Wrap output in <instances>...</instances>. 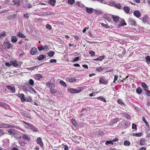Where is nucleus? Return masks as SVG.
<instances>
[{"label": "nucleus", "mask_w": 150, "mask_h": 150, "mask_svg": "<svg viewBox=\"0 0 150 150\" xmlns=\"http://www.w3.org/2000/svg\"><path fill=\"white\" fill-rule=\"evenodd\" d=\"M22 122L26 125L25 126V127L26 128L30 129L34 132H36L38 131V129L33 125L24 121H23Z\"/></svg>", "instance_id": "f257e3e1"}, {"label": "nucleus", "mask_w": 150, "mask_h": 150, "mask_svg": "<svg viewBox=\"0 0 150 150\" xmlns=\"http://www.w3.org/2000/svg\"><path fill=\"white\" fill-rule=\"evenodd\" d=\"M110 4L111 6H113L119 9H122L123 6L120 3L117 4L114 1H111L110 2Z\"/></svg>", "instance_id": "f03ea898"}, {"label": "nucleus", "mask_w": 150, "mask_h": 150, "mask_svg": "<svg viewBox=\"0 0 150 150\" xmlns=\"http://www.w3.org/2000/svg\"><path fill=\"white\" fill-rule=\"evenodd\" d=\"M2 46L4 49H9L13 47L12 44L8 42H4Z\"/></svg>", "instance_id": "7ed1b4c3"}, {"label": "nucleus", "mask_w": 150, "mask_h": 150, "mask_svg": "<svg viewBox=\"0 0 150 150\" xmlns=\"http://www.w3.org/2000/svg\"><path fill=\"white\" fill-rule=\"evenodd\" d=\"M14 127V126L13 125L7 124L4 123L0 124V128H6L7 127L13 128Z\"/></svg>", "instance_id": "20e7f679"}, {"label": "nucleus", "mask_w": 150, "mask_h": 150, "mask_svg": "<svg viewBox=\"0 0 150 150\" xmlns=\"http://www.w3.org/2000/svg\"><path fill=\"white\" fill-rule=\"evenodd\" d=\"M7 131L9 134L12 135L16 134H17V132H18L16 130L13 129H10Z\"/></svg>", "instance_id": "39448f33"}, {"label": "nucleus", "mask_w": 150, "mask_h": 150, "mask_svg": "<svg viewBox=\"0 0 150 150\" xmlns=\"http://www.w3.org/2000/svg\"><path fill=\"white\" fill-rule=\"evenodd\" d=\"M129 24L131 25L135 26L136 25V23L132 18H129L128 20Z\"/></svg>", "instance_id": "423d86ee"}, {"label": "nucleus", "mask_w": 150, "mask_h": 150, "mask_svg": "<svg viewBox=\"0 0 150 150\" xmlns=\"http://www.w3.org/2000/svg\"><path fill=\"white\" fill-rule=\"evenodd\" d=\"M66 80L70 82H74L76 80L75 78L74 77H69L66 78Z\"/></svg>", "instance_id": "0eeeda50"}, {"label": "nucleus", "mask_w": 150, "mask_h": 150, "mask_svg": "<svg viewBox=\"0 0 150 150\" xmlns=\"http://www.w3.org/2000/svg\"><path fill=\"white\" fill-rule=\"evenodd\" d=\"M68 91L71 93H78L79 91L77 89L74 88H69L67 89Z\"/></svg>", "instance_id": "6e6552de"}, {"label": "nucleus", "mask_w": 150, "mask_h": 150, "mask_svg": "<svg viewBox=\"0 0 150 150\" xmlns=\"http://www.w3.org/2000/svg\"><path fill=\"white\" fill-rule=\"evenodd\" d=\"M18 96L21 99V101L22 102L26 101L25 98V96L23 94H18Z\"/></svg>", "instance_id": "1a4fd4ad"}, {"label": "nucleus", "mask_w": 150, "mask_h": 150, "mask_svg": "<svg viewBox=\"0 0 150 150\" xmlns=\"http://www.w3.org/2000/svg\"><path fill=\"white\" fill-rule=\"evenodd\" d=\"M99 82L101 84H106L108 83V81L106 80L105 78H101L99 80Z\"/></svg>", "instance_id": "9d476101"}, {"label": "nucleus", "mask_w": 150, "mask_h": 150, "mask_svg": "<svg viewBox=\"0 0 150 150\" xmlns=\"http://www.w3.org/2000/svg\"><path fill=\"white\" fill-rule=\"evenodd\" d=\"M6 87L11 92L13 93L15 92L16 90L13 87L10 86H7Z\"/></svg>", "instance_id": "9b49d317"}, {"label": "nucleus", "mask_w": 150, "mask_h": 150, "mask_svg": "<svg viewBox=\"0 0 150 150\" xmlns=\"http://www.w3.org/2000/svg\"><path fill=\"white\" fill-rule=\"evenodd\" d=\"M112 17L113 19V21L115 22L119 21L120 19V18L118 16L113 15H112Z\"/></svg>", "instance_id": "f8f14e48"}, {"label": "nucleus", "mask_w": 150, "mask_h": 150, "mask_svg": "<svg viewBox=\"0 0 150 150\" xmlns=\"http://www.w3.org/2000/svg\"><path fill=\"white\" fill-rule=\"evenodd\" d=\"M37 143L39 144L40 145L42 146L43 145V143L42 141L41 138L40 137H38L36 141Z\"/></svg>", "instance_id": "ddd939ff"}, {"label": "nucleus", "mask_w": 150, "mask_h": 150, "mask_svg": "<svg viewBox=\"0 0 150 150\" xmlns=\"http://www.w3.org/2000/svg\"><path fill=\"white\" fill-rule=\"evenodd\" d=\"M37 51V49L36 48L33 47L31 49L30 53L31 55H34L36 54Z\"/></svg>", "instance_id": "4468645a"}, {"label": "nucleus", "mask_w": 150, "mask_h": 150, "mask_svg": "<svg viewBox=\"0 0 150 150\" xmlns=\"http://www.w3.org/2000/svg\"><path fill=\"white\" fill-rule=\"evenodd\" d=\"M93 9L92 8L86 7V11L88 13H93Z\"/></svg>", "instance_id": "2eb2a0df"}, {"label": "nucleus", "mask_w": 150, "mask_h": 150, "mask_svg": "<svg viewBox=\"0 0 150 150\" xmlns=\"http://www.w3.org/2000/svg\"><path fill=\"white\" fill-rule=\"evenodd\" d=\"M120 19L121 20V21H120V23L118 25L119 27H120L121 26L127 25V24L125 23L124 20H122L121 19Z\"/></svg>", "instance_id": "dca6fc26"}, {"label": "nucleus", "mask_w": 150, "mask_h": 150, "mask_svg": "<svg viewBox=\"0 0 150 150\" xmlns=\"http://www.w3.org/2000/svg\"><path fill=\"white\" fill-rule=\"evenodd\" d=\"M149 18V17H148L146 15H144V16L143 18L142 19V21L144 23H146L148 21Z\"/></svg>", "instance_id": "f3484780"}, {"label": "nucleus", "mask_w": 150, "mask_h": 150, "mask_svg": "<svg viewBox=\"0 0 150 150\" xmlns=\"http://www.w3.org/2000/svg\"><path fill=\"white\" fill-rule=\"evenodd\" d=\"M134 15L137 18H139L141 16L139 11L138 10L135 11L134 13Z\"/></svg>", "instance_id": "a211bd4d"}, {"label": "nucleus", "mask_w": 150, "mask_h": 150, "mask_svg": "<svg viewBox=\"0 0 150 150\" xmlns=\"http://www.w3.org/2000/svg\"><path fill=\"white\" fill-rule=\"evenodd\" d=\"M141 85L145 91H146L149 88L148 86L144 82H143L142 83Z\"/></svg>", "instance_id": "6ab92c4d"}, {"label": "nucleus", "mask_w": 150, "mask_h": 150, "mask_svg": "<svg viewBox=\"0 0 150 150\" xmlns=\"http://www.w3.org/2000/svg\"><path fill=\"white\" fill-rule=\"evenodd\" d=\"M22 137L24 140H26L27 141H28L30 139L28 135L25 134H22Z\"/></svg>", "instance_id": "aec40b11"}, {"label": "nucleus", "mask_w": 150, "mask_h": 150, "mask_svg": "<svg viewBox=\"0 0 150 150\" xmlns=\"http://www.w3.org/2000/svg\"><path fill=\"white\" fill-rule=\"evenodd\" d=\"M17 36L23 38H26V36L23 34L22 33L19 32L17 33Z\"/></svg>", "instance_id": "412c9836"}, {"label": "nucleus", "mask_w": 150, "mask_h": 150, "mask_svg": "<svg viewBox=\"0 0 150 150\" xmlns=\"http://www.w3.org/2000/svg\"><path fill=\"white\" fill-rule=\"evenodd\" d=\"M34 77L36 80H40V79L42 78V77L40 74H38L35 75Z\"/></svg>", "instance_id": "4be33fe9"}, {"label": "nucleus", "mask_w": 150, "mask_h": 150, "mask_svg": "<svg viewBox=\"0 0 150 150\" xmlns=\"http://www.w3.org/2000/svg\"><path fill=\"white\" fill-rule=\"evenodd\" d=\"M46 84L47 86L48 87H50V88H52L53 87H54L55 86L52 83H50V82H47L46 83Z\"/></svg>", "instance_id": "5701e85b"}, {"label": "nucleus", "mask_w": 150, "mask_h": 150, "mask_svg": "<svg viewBox=\"0 0 150 150\" xmlns=\"http://www.w3.org/2000/svg\"><path fill=\"white\" fill-rule=\"evenodd\" d=\"M18 39L16 36H13L11 38V41L13 43H15L17 41Z\"/></svg>", "instance_id": "b1692460"}, {"label": "nucleus", "mask_w": 150, "mask_h": 150, "mask_svg": "<svg viewBox=\"0 0 150 150\" xmlns=\"http://www.w3.org/2000/svg\"><path fill=\"white\" fill-rule=\"evenodd\" d=\"M122 115L127 119H130V116L126 113H123L122 114Z\"/></svg>", "instance_id": "393cba45"}, {"label": "nucleus", "mask_w": 150, "mask_h": 150, "mask_svg": "<svg viewBox=\"0 0 150 150\" xmlns=\"http://www.w3.org/2000/svg\"><path fill=\"white\" fill-rule=\"evenodd\" d=\"M17 62V61L16 60L11 62V65H13L14 67H17L18 66V64Z\"/></svg>", "instance_id": "a878e982"}, {"label": "nucleus", "mask_w": 150, "mask_h": 150, "mask_svg": "<svg viewBox=\"0 0 150 150\" xmlns=\"http://www.w3.org/2000/svg\"><path fill=\"white\" fill-rule=\"evenodd\" d=\"M123 9L127 13H128L129 12L130 9L129 7L125 6L123 8Z\"/></svg>", "instance_id": "bb28decb"}, {"label": "nucleus", "mask_w": 150, "mask_h": 150, "mask_svg": "<svg viewBox=\"0 0 150 150\" xmlns=\"http://www.w3.org/2000/svg\"><path fill=\"white\" fill-rule=\"evenodd\" d=\"M119 120V119L118 118H115V119H114L111 120V121H110V124H114L115 123H117V122Z\"/></svg>", "instance_id": "cd10ccee"}, {"label": "nucleus", "mask_w": 150, "mask_h": 150, "mask_svg": "<svg viewBox=\"0 0 150 150\" xmlns=\"http://www.w3.org/2000/svg\"><path fill=\"white\" fill-rule=\"evenodd\" d=\"M56 2V1L55 0H50L49 1L48 3L54 6Z\"/></svg>", "instance_id": "c85d7f7f"}, {"label": "nucleus", "mask_w": 150, "mask_h": 150, "mask_svg": "<svg viewBox=\"0 0 150 150\" xmlns=\"http://www.w3.org/2000/svg\"><path fill=\"white\" fill-rule=\"evenodd\" d=\"M95 14L96 15H99L102 13V12L100 10L94 9Z\"/></svg>", "instance_id": "c756f323"}, {"label": "nucleus", "mask_w": 150, "mask_h": 150, "mask_svg": "<svg viewBox=\"0 0 150 150\" xmlns=\"http://www.w3.org/2000/svg\"><path fill=\"white\" fill-rule=\"evenodd\" d=\"M55 53L53 51H51L47 53V54L50 57H52L54 55Z\"/></svg>", "instance_id": "7c9ffc66"}, {"label": "nucleus", "mask_w": 150, "mask_h": 150, "mask_svg": "<svg viewBox=\"0 0 150 150\" xmlns=\"http://www.w3.org/2000/svg\"><path fill=\"white\" fill-rule=\"evenodd\" d=\"M44 58V56L43 54H41L38 57L37 59L39 60H41Z\"/></svg>", "instance_id": "2f4dec72"}, {"label": "nucleus", "mask_w": 150, "mask_h": 150, "mask_svg": "<svg viewBox=\"0 0 150 150\" xmlns=\"http://www.w3.org/2000/svg\"><path fill=\"white\" fill-rule=\"evenodd\" d=\"M6 35V32L4 31L2 32L0 34V38H4Z\"/></svg>", "instance_id": "473e14b6"}, {"label": "nucleus", "mask_w": 150, "mask_h": 150, "mask_svg": "<svg viewBox=\"0 0 150 150\" xmlns=\"http://www.w3.org/2000/svg\"><path fill=\"white\" fill-rule=\"evenodd\" d=\"M136 91L137 93L138 94H140L142 92V90L140 87L138 88Z\"/></svg>", "instance_id": "72a5a7b5"}, {"label": "nucleus", "mask_w": 150, "mask_h": 150, "mask_svg": "<svg viewBox=\"0 0 150 150\" xmlns=\"http://www.w3.org/2000/svg\"><path fill=\"white\" fill-rule=\"evenodd\" d=\"M145 140L144 138L141 139L139 142L140 145H142L145 144Z\"/></svg>", "instance_id": "f704fd0d"}, {"label": "nucleus", "mask_w": 150, "mask_h": 150, "mask_svg": "<svg viewBox=\"0 0 150 150\" xmlns=\"http://www.w3.org/2000/svg\"><path fill=\"white\" fill-rule=\"evenodd\" d=\"M97 99H98L104 102H106V100L105 98L102 96H100L97 98Z\"/></svg>", "instance_id": "c9c22d12"}, {"label": "nucleus", "mask_w": 150, "mask_h": 150, "mask_svg": "<svg viewBox=\"0 0 150 150\" xmlns=\"http://www.w3.org/2000/svg\"><path fill=\"white\" fill-rule=\"evenodd\" d=\"M142 135V133L133 134V136L137 137H140Z\"/></svg>", "instance_id": "e433bc0d"}, {"label": "nucleus", "mask_w": 150, "mask_h": 150, "mask_svg": "<svg viewBox=\"0 0 150 150\" xmlns=\"http://www.w3.org/2000/svg\"><path fill=\"white\" fill-rule=\"evenodd\" d=\"M75 2L74 0H68V3L70 5L73 4Z\"/></svg>", "instance_id": "4c0bfd02"}, {"label": "nucleus", "mask_w": 150, "mask_h": 150, "mask_svg": "<svg viewBox=\"0 0 150 150\" xmlns=\"http://www.w3.org/2000/svg\"><path fill=\"white\" fill-rule=\"evenodd\" d=\"M71 122L72 124L74 126H76L77 125V124L75 120L74 119H72L71 120Z\"/></svg>", "instance_id": "58836bf2"}, {"label": "nucleus", "mask_w": 150, "mask_h": 150, "mask_svg": "<svg viewBox=\"0 0 150 150\" xmlns=\"http://www.w3.org/2000/svg\"><path fill=\"white\" fill-rule=\"evenodd\" d=\"M103 18L110 22L111 20V19L107 15L103 17Z\"/></svg>", "instance_id": "ea45409f"}, {"label": "nucleus", "mask_w": 150, "mask_h": 150, "mask_svg": "<svg viewBox=\"0 0 150 150\" xmlns=\"http://www.w3.org/2000/svg\"><path fill=\"white\" fill-rule=\"evenodd\" d=\"M22 115L23 116L29 118H30V117L28 116V114H27L25 112H22L21 113Z\"/></svg>", "instance_id": "a19ab883"}, {"label": "nucleus", "mask_w": 150, "mask_h": 150, "mask_svg": "<svg viewBox=\"0 0 150 150\" xmlns=\"http://www.w3.org/2000/svg\"><path fill=\"white\" fill-rule=\"evenodd\" d=\"M124 144L125 146H129L130 144V142L128 141H125L124 143Z\"/></svg>", "instance_id": "79ce46f5"}, {"label": "nucleus", "mask_w": 150, "mask_h": 150, "mask_svg": "<svg viewBox=\"0 0 150 150\" xmlns=\"http://www.w3.org/2000/svg\"><path fill=\"white\" fill-rule=\"evenodd\" d=\"M146 60L147 63L150 64V56H147L146 57Z\"/></svg>", "instance_id": "37998d69"}, {"label": "nucleus", "mask_w": 150, "mask_h": 150, "mask_svg": "<svg viewBox=\"0 0 150 150\" xmlns=\"http://www.w3.org/2000/svg\"><path fill=\"white\" fill-rule=\"evenodd\" d=\"M59 83L61 84L62 85L66 87L67 86V85L66 84V83L62 80H61L60 81Z\"/></svg>", "instance_id": "c03bdc74"}, {"label": "nucleus", "mask_w": 150, "mask_h": 150, "mask_svg": "<svg viewBox=\"0 0 150 150\" xmlns=\"http://www.w3.org/2000/svg\"><path fill=\"white\" fill-rule=\"evenodd\" d=\"M57 91V90L54 89H52L51 88H50V92L52 94L55 93Z\"/></svg>", "instance_id": "a18cd8bd"}, {"label": "nucleus", "mask_w": 150, "mask_h": 150, "mask_svg": "<svg viewBox=\"0 0 150 150\" xmlns=\"http://www.w3.org/2000/svg\"><path fill=\"white\" fill-rule=\"evenodd\" d=\"M101 25L102 26L106 28H109L110 27L109 26L108 24H105L103 23H101Z\"/></svg>", "instance_id": "49530a36"}, {"label": "nucleus", "mask_w": 150, "mask_h": 150, "mask_svg": "<svg viewBox=\"0 0 150 150\" xmlns=\"http://www.w3.org/2000/svg\"><path fill=\"white\" fill-rule=\"evenodd\" d=\"M15 4L17 5H19L20 4V1L19 0H13V1Z\"/></svg>", "instance_id": "de8ad7c7"}, {"label": "nucleus", "mask_w": 150, "mask_h": 150, "mask_svg": "<svg viewBox=\"0 0 150 150\" xmlns=\"http://www.w3.org/2000/svg\"><path fill=\"white\" fill-rule=\"evenodd\" d=\"M142 120L145 122V123L146 125L148 127H149V125H148V122L146 120H145V118L144 117H143L142 118Z\"/></svg>", "instance_id": "09e8293b"}, {"label": "nucleus", "mask_w": 150, "mask_h": 150, "mask_svg": "<svg viewBox=\"0 0 150 150\" xmlns=\"http://www.w3.org/2000/svg\"><path fill=\"white\" fill-rule=\"evenodd\" d=\"M96 70L98 72H101L103 70V69L102 67H100L96 69Z\"/></svg>", "instance_id": "8fccbe9b"}, {"label": "nucleus", "mask_w": 150, "mask_h": 150, "mask_svg": "<svg viewBox=\"0 0 150 150\" xmlns=\"http://www.w3.org/2000/svg\"><path fill=\"white\" fill-rule=\"evenodd\" d=\"M46 27L47 29L49 30H51L52 28L51 26L50 25L48 24L46 25Z\"/></svg>", "instance_id": "3c124183"}, {"label": "nucleus", "mask_w": 150, "mask_h": 150, "mask_svg": "<svg viewBox=\"0 0 150 150\" xmlns=\"http://www.w3.org/2000/svg\"><path fill=\"white\" fill-rule=\"evenodd\" d=\"M104 58V56H99L97 58V59L99 61H101Z\"/></svg>", "instance_id": "603ef678"}, {"label": "nucleus", "mask_w": 150, "mask_h": 150, "mask_svg": "<svg viewBox=\"0 0 150 150\" xmlns=\"http://www.w3.org/2000/svg\"><path fill=\"white\" fill-rule=\"evenodd\" d=\"M26 101L30 102L31 101V98L30 97L25 98Z\"/></svg>", "instance_id": "864d4df0"}, {"label": "nucleus", "mask_w": 150, "mask_h": 150, "mask_svg": "<svg viewBox=\"0 0 150 150\" xmlns=\"http://www.w3.org/2000/svg\"><path fill=\"white\" fill-rule=\"evenodd\" d=\"M89 53L92 56H94L95 55V53L93 51H91L89 52Z\"/></svg>", "instance_id": "5fc2aeb1"}, {"label": "nucleus", "mask_w": 150, "mask_h": 150, "mask_svg": "<svg viewBox=\"0 0 150 150\" xmlns=\"http://www.w3.org/2000/svg\"><path fill=\"white\" fill-rule=\"evenodd\" d=\"M117 103L120 104H123V102L122 101L121 99H118L117 100Z\"/></svg>", "instance_id": "6e6d98bb"}, {"label": "nucleus", "mask_w": 150, "mask_h": 150, "mask_svg": "<svg viewBox=\"0 0 150 150\" xmlns=\"http://www.w3.org/2000/svg\"><path fill=\"white\" fill-rule=\"evenodd\" d=\"M29 83L31 85H33L34 83V81L32 79H30L29 81Z\"/></svg>", "instance_id": "4d7b16f0"}, {"label": "nucleus", "mask_w": 150, "mask_h": 150, "mask_svg": "<svg viewBox=\"0 0 150 150\" xmlns=\"http://www.w3.org/2000/svg\"><path fill=\"white\" fill-rule=\"evenodd\" d=\"M109 144H113V143L111 141H107L105 143V144L106 145H108Z\"/></svg>", "instance_id": "13d9d810"}, {"label": "nucleus", "mask_w": 150, "mask_h": 150, "mask_svg": "<svg viewBox=\"0 0 150 150\" xmlns=\"http://www.w3.org/2000/svg\"><path fill=\"white\" fill-rule=\"evenodd\" d=\"M5 134V132L3 131V130L2 129H0V135H2L4 134Z\"/></svg>", "instance_id": "bf43d9fd"}, {"label": "nucleus", "mask_w": 150, "mask_h": 150, "mask_svg": "<svg viewBox=\"0 0 150 150\" xmlns=\"http://www.w3.org/2000/svg\"><path fill=\"white\" fill-rule=\"evenodd\" d=\"M5 64L6 66L8 67H10L12 65L11 63L6 62Z\"/></svg>", "instance_id": "052dcab7"}, {"label": "nucleus", "mask_w": 150, "mask_h": 150, "mask_svg": "<svg viewBox=\"0 0 150 150\" xmlns=\"http://www.w3.org/2000/svg\"><path fill=\"white\" fill-rule=\"evenodd\" d=\"M79 57H76L73 60V62H75L79 60Z\"/></svg>", "instance_id": "680f3d73"}, {"label": "nucleus", "mask_w": 150, "mask_h": 150, "mask_svg": "<svg viewBox=\"0 0 150 150\" xmlns=\"http://www.w3.org/2000/svg\"><path fill=\"white\" fill-rule=\"evenodd\" d=\"M57 62V60L54 59H52L50 60V63L54 62L56 63Z\"/></svg>", "instance_id": "e2e57ef3"}, {"label": "nucleus", "mask_w": 150, "mask_h": 150, "mask_svg": "<svg viewBox=\"0 0 150 150\" xmlns=\"http://www.w3.org/2000/svg\"><path fill=\"white\" fill-rule=\"evenodd\" d=\"M0 106L4 107L5 106V103L4 102L0 101Z\"/></svg>", "instance_id": "0e129e2a"}, {"label": "nucleus", "mask_w": 150, "mask_h": 150, "mask_svg": "<svg viewBox=\"0 0 150 150\" xmlns=\"http://www.w3.org/2000/svg\"><path fill=\"white\" fill-rule=\"evenodd\" d=\"M145 94L146 95L149 96H150V91H146L145 92Z\"/></svg>", "instance_id": "69168bd1"}, {"label": "nucleus", "mask_w": 150, "mask_h": 150, "mask_svg": "<svg viewBox=\"0 0 150 150\" xmlns=\"http://www.w3.org/2000/svg\"><path fill=\"white\" fill-rule=\"evenodd\" d=\"M89 28L88 27H87L83 29V33H85L86 31V30L88 29Z\"/></svg>", "instance_id": "338daca9"}, {"label": "nucleus", "mask_w": 150, "mask_h": 150, "mask_svg": "<svg viewBox=\"0 0 150 150\" xmlns=\"http://www.w3.org/2000/svg\"><path fill=\"white\" fill-rule=\"evenodd\" d=\"M25 54V53L24 52H22L21 53L19 56V57L20 58H21L22 57L23 55Z\"/></svg>", "instance_id": "774afa93"}]
</instances>
